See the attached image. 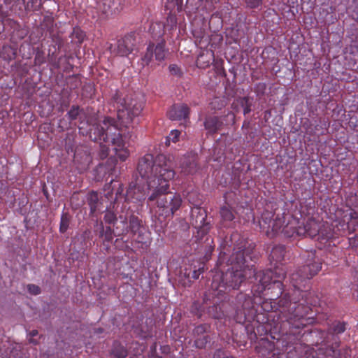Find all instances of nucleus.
<instances>
[{
	"label": "nucleus",
	"mask_w": 358,
	"mask_h": 358,
	"mask_svg": "<svg viewBox=\"0 0 358 358\" xmlns=\"http://www.w3.org/2000/svg\"><path fill=\"white\" fill-rule=\"evenodd\" d=\"M138 171L147 185V189L152 191L148 200L156 201L159 217H172L180 208L182 199L180 195L168 192L169 182L176 175L171 161L164 155L154 157L147 154L140 159Z\"/></svg>",
	"instance_id": "obj_1"
},
{
	"label": "nucleus",
	"mask_w": 358,
	"mask_h": 358,
	"mask_svg": "<svg viewBox=\"0 0 358 358\" xmlns=\"http://www.w3.org/2000/svg\"><path fill=\"white\" fill-rule=\"evenodd\" d=\"M117 108L118 122L113 118L105 117L101 124L90 129V136L94 141L110 142L115 155L124 161L129 152L120 131L122 127H127L133 118L141 113L143 104L135 99H127L118 103Z\"/></svg>",
	"instance_id": "obj_2"
},
{
	"label": "nucleus",
	"mask_w": 358,
	"mask_h": 358,
	"mask_svg": "<svg viewBox=\"0 0 358 358\" xmlns=\"http://www.w3.org/2000/svg\"><path fill=\"white\" fill-rule=\"evenodd\" d=\"M243 246H240L238 250L233 253L229 259L232 267L229 268L224 275L217 273L213 276L212 287L224 292L228 288L238 289L245 278L248 272L251 270L245 266Z\"/></svg>",
	"instance_id": "obj_3"
},
{
	"label": "nucleus",
	"mask_w": 358,
	"mask_h": 358,
	"mask_svg": "<svg viewBox=\"0 0 358 358\" xmlns=\"http://www.w3.org/2000/svg\"><path fill=\"white\" fill-rule=\"evenodd\" d=\"M278 268L275 271V275L278 279L273 280V272L272 271H259L255 274V280L257 284L253 287L254 291L259 294H262L266 288L278 289L276 295L282 293V283L281 279L285 278V273L278 271Z\"/></svg>",
	"instance_id": "obj_4"
},
{
	"label": "nucleus",
	"mask_w": 358,
	"mask_h": 358,
	"mask_svg": "<svg viewBox=\"0 0 358 358\" xmlns=\"http://www.w3.org/2000/svg\"><path fill=\"white\" fill-rule=\"evenodd\" d=\"M319 231L320 224L313 219H309L304 224H301L299 220L292 218L289 220L285 228V233L287 237H292L296 234L313 238L318 234Z\"/></svg>",
	"instance_id": "obj_5"
},
{
	"label": "nucleus",
	"mask_w": 358,
	"mask_h": 358,
	"mask_svg": "<svg viewBox=\"0 0 358 358\" xmlns=\"http://www.w3.org/2000/svg\"><path fill=\"white\" fill-rule=\"evenodd\" d=\"M321 264L315 262L302 267L299 271L291 275V282L293 286L298 290L305 287L307 279L313 278L321 269Z\"/></svg>",
	"instance_id": "obj_6"
},
{
	"label": "nucleus",
	"mask_w": 358,
	"mask_h": 358,
	"mask_svg": "<svg viewBox=\"0 0 358 358\" xmlns=\"http://www.w3.org/2000/svg\"><path fill=\"white\" fill-rule=\"evenodd\" d=\"M278 303L282 308L281 313L287 320L303 317L302 306L301 304L297 305L296 302L291 301L288 295L285 294L278 301Z\"/></svg>",
	"instance_id": "obj_7"
},
{
	"label": "nucleus",
	"mask_w": 358,
	"mask_h": 358,
	"mask_svg": "<svg viewBox=\"0 0 358 358\" xmlns=\"http://www.w3.org/2000/svg\"><path fill=\"white\" fill-rule=\"evenodd\" d=\"M136 44V36L131 33L118 40L116 45L110 48L111 52L122 57L127 56L134 51Z\"/></svg>",
	"instance_id": "obj_8"
},
{
	"label": "nucleus",
	"mask_w": 358,
	"mask_h": 358,
	"mask_svg": "<svg viewBox=\"0 0 358 358\" xmlns=\"http://www.w3.org/2000/svg\"><path fill=\"white\" fill-rule=\"evenodd\" d=\"M153 56H155V59L158 62H161L166 57V50L164 43H159L156 46L153 44H149L147 48L146 52L142 58L143 65H148L152 61Z\"/></svg>",
	"instance_id": "obj_9"
},
{
	"label": "nucleus",
	"mask_w": 358,
	"mask_h": 358,
	"mask_svg": "<svg viewBox=\"0 0 358 358\" xmlns=\"http://www.w3.org/2000/svg\"><path fill=\"white\" fill-rule=\"evenodd\" d=\"M124 0H103L99 4V10L109 15L119 13L124 8Z\"/></svg>",
	"instance_id": "obj_10"
},
{
	"label": "nucleus",
	"mask_w": 358,
	"mask_h": 358,
	"mask_svg": "<svg viewBox=\"0 0 358 358\" xmlns=\"http://www.w3.org/2000/svg\"><path fill=\"white\" fill-rule=\"evenodd\" d=\"M272 214L270 212H266L262 214L259 220V226L262 230L268 237H274L277 235V229L274 223H272Z\"/></svg>",
	"instance_id": "obj_11"
},
{
	"label": "nucleus",
	"mask_w": 358,
	"mask_h": 358,
	"mask_svg": "<svg viewBox=\"0 0 358 358\" xmlns=\"http://www.w3.org/2000/svg\"><path fill=\"white\" fill-rule=\"evenodd\" d=\"M195 213H196V218L195 222H193L192 224L194 226L196 229H198L199 233H201L202 235H203L206 234L210 229L208 224L205 222V212L201 209L196 208V210H192V216H194Z\"/></svg>",
	"instance_id": "obj_12"
},
{
	"label": "nucleus",
	"mask_w": 358,
	"mask_h": 358,
	"mask_svg": "<svg viewBox=\"0 0 358 358\" xmlns=\"http://www.w3.org/2000/svg\"><path fill=\"white\" fill-rule=\"evenodd\" d=\"M188 114L189 108L185 104L173 106L169 113L170 119L173 120L185 119L187 117Z\"/></svg>",
	"instance_id": "obj_13"
},
{
	"label": "nucleus",
	"mask_w": 358,
	"mask_h": 358,
	"mask_svg": "<svg viewBox=\"0 0 358 358\" xmlns=\"http://www.w3.org/2000/svg\"><path fill=\"white\" fill-rule=\"evenodd\" d=\"M293 217L289 215H278L275 218L272 217V223H274L277 229V234L282 232L285 236H287L285 233V228L287 225L289 220H291Z\"/></svg>",
	"instance_id": "obj_14"
},
{
	"label": "nucleus",
	"mask_w": 358,
	"mask_h": 358,
	"mask_svg": "<svg viewBox=\"0 0 358 358\" xmlns=\"http://www.w3.org/2000/svg\"><path fill=\"white\" fill-rule=\"evenodd\" d=\"M204 125L206 129H207L210 133H214L220 129L221 123L218 117H209L206 120Z\"/></svg>",
	"instance_id": "obj_15"
},
{
	"label": "nucleus",
	"mask_w": 358,
	"mask_h": 358,
	"mask_svg": "<svg viewBox=\"0 0 358 358\" xmlns=\"http://www.w3.org/2000/svg\"><path fill=\"white\" fill-rule=\"evenodd\" d=\"M213 56V53L206 51L201 53L196 59V65L200 68H205L210 64V59Z\"/></svg>",
	"instance_id": "obj_16"
},
{
	"label": "nucleus",
	"mask_w": 358,
	"mask_h": 358,
	"mask_svg": "<svg viewBox=\"0 0 358 358\" xmlns=\"http://www.w3.org/2000/svg\"><path fill=\"white\" fill-rule=\"evenodd\" d=\"M129 228L134 234L138 233L139 236L142 234L140 222L138 217L132 216L129 220Z\"/></svg>",
	"instance_id": "obj_17"
},
{
	"label": "nucleus",
	"mask_w": 358,
	"mask_h": 358,
	"mask_svg": "<svg viewBox=\"0 0 358 358\" xmlns=\"http://www.w3.org/2000/svg\"><path fill=\"white\" fill-rule=\"evenodd\" d=\"M196 171V164L194 161L189 162L186 164H182L181 167V172L185 176L193 174Z\"/></svg>",
	"instance_id": "obj_18"
},
{
	"label": "nucleus",
	"mask_w": 358,
	"mask_h": 358,
	"mask_svg": "<svg viewBox=\"0 0 358 358\" xmlns=\"http://www.w3.org/2000/svg\"><path fill=\"white\" fill-rule=\"evenodd\" d=\"M220 215L223 221H231L234 218L232 211L227 206L221 208Z\"/></svg>",
	"instance_id": "obj_19"
},
{
	"label": "nucleus",
	"mask_w": 358,
	"mask_h": 358,
	"mask_svg": "<svg viewBox=\"0 0 358 358\" xmlns=\"http://www.w3.org/2000/svg\"><path fill=\"white\" fill-rule=\"evenodd\" d=\"M271 256L273 260L280 262L284 256V248L282 246L274 248L271 251Z\"/></svg>",
	"instance_id": "obj_20"
},
{
	"label": "nucleus",
	"mask_w": 358,
	"mask_h": 358,
	"mask_svg": "<svg viewBox=\"0 0 358 358\" xmlns=\"http://www.w3.org/2000/svg\"><path fill=\"white\" fill-rule=\"evenodd\" d=\"M88 203L90 206L91 212L94 213L96 210V204L99 201V196L97 193L92 192L88 195Z\"/></svg>",
	"instance_id": "obj_21"
},
{
	"label": "nucleus",
	"mask_w": 358,
	"mask_h": 358,
	"mask_svg": "<svg viewBox=\"0 0 358 358\" xmlns=\"http://www.w3.org/2000/svg\"><path fill=\"white\" fill-rule=\"evenodd\" d=\"M113 354L117 357V358H125L127 355V350L124 349L122 346H117L115 347L113 350Z\"/></svg>",
	"instance_id": "obj_22"
},
{
	"label": "nucleus",
	"mask_w": 358,
	"mask_h": 358,
	"mask_svg": "<svg viewBox=\"0 0 358 358\" xmlns=\"http://www.w3.org/2000/svg\"><path fill=\"white\" fill-rule=\"evenodd\" d=\"M238 101L240 103V104L243 108V113L244 114L248 113L250 112V103L248 98L243 97L241 98L238 100Z\"/></svg>",
	"instance_id": "obj_23"
},
{
	"label": "nucleus",
	"mask_w": 358,
	"mask_h": 358,
	"mask_svg": "<svg viewBox=\"0 0 358 358\" xmlns=\"http://www.w3.org/2000/svg\"><path fill=\"white\" fill-rule=\"evenodd\" d=\"M180 132L178 130H172L166 138V144L169 145L170 141L176 143L178 141Z\"/></svg>",
	"instance_id": "obj_24"
},
{
	"label": "nucleus",
	"mask_w": 358,
	"mask_h": 358,
	"mask_svg": "<svg viewBox=\"0 0 358 358\" xmlns=\"http://www.w3.org/2000/svg\"><path fill=\"white\" fill-rule=\"evenodd\" d=\"M69 224V219L67 215H62L61 218V223H60V231L64 233L65 232Z\"/></svg>",
	"instance_id": "obj_25"
},
{
	"label": "nucleus",
	"mask_w": 358,
	"mask_h": 358,
	"mask_svg": "<svg viewBox=\"0 0 358 358\" xmlns=\"http://www.w3.org/2000/svg\"><path fill=\"white\" fill-rule=\"evenodd\" d=\"M104 220L109 224L113 223L117 220L116 216L113 212L107 210L104 215Z\"/></svg>",
	"instance_id": "obj_26"
},
{
	"label": "nucleus",
	"mask_w": 358,
	"mask_h": 358,
	"mask_svg": "<svg viewBox=\"0 0 358 358\" xmlns=\"http://www.w3.org/2000/svg\"><path fill=\"white\" fill-rule=\"evenodd\" d=\"M79 115V108L78 106H72L68 112L67 115L71 120H76Z\"/></svg>",
	"instance_id": "obj_27"
},
{
	"label": "nucleus",
	"mask_w": 358,
	"mask_h": 358,
	"mask_svg": "<svg viewBox=\"0 0 358 358\" xmlns=\"http://www.w3.org/2000/svg\"><path fill=\"white\" fill-rule=\"evenodd\" d=\"M177 23L176 17L175 15H170L167 17L166 19V27H169V29L173 28Z\"/></svg>",
	"instance_id": "obj_28"
},
{
	"label": "nucleus",
	"mask_w": 358,
	"mask_h": 358,
	"mask_svg": "<svg viewBox=\"0 0 358 358\" xmlns=\"http://www.w3.org/2000/svg\"><path fill=\"white\" fill-rule=\"evenodd\" d=\"M27 289L29 293L37 295L40 293V288L35 285H28Z\"/></svg>",
	"instance_id": "obj_29"
},
{
	"label": "nucleus",
	"mask_w": 358,
	"mask_h": 358,
	"mask_svg": "<svg viewBox=\"0 0 358 358\" xmlns=\"http://www.w3.org/2000/svg\"><path fill=\"white\" fill-rule=\"evenodd\" d=\"M246 3L251 8H256L261 5L262 0H246Z\"/></svg>",
	"instance_id": "obj_30"
},
{
	"label": "nucleus",
	"mask_w": 358,
	"mask_h": 358,
	"mask_svg": "<svg viewBox=\"0 0 358 358\" xmlns=\"http://www.w3.org/2000/svg\"><path fill=\"white\" fill-rule=\"evenodd\" d=\"M345 330V325L343 324H341V323H338L337 324L334 328V331L337 333V334H341V333H343L344 331Z\"/></svg>",
	"instance_id": "obj_31"
},
{
	"label": "nucleus",
	"mask_w": 358,
	"mask_h": 358,
	"mask_svg": "<svg viewBox=\"0 0 358 358\" xmlns=\"http://www.w3.org/2000/svg\"><path fill=\"white\" fill-rule=\"evenodd\" d=\"M169 71L172 74H175V75H177L179 73V69L175 64H172V65L169 66Z\"/></svg>",
	"instance_id": "obj_32"
},
{
	"label": "nucleus",
	"mask_w": 358,
	"mask_h": 358,
	"mask_svg": "<svg viewBox=\"0 0 358 358\" xmlns=\"http://www.w3.org/2000/svg\"><path fill=\"white\" fill-rule=\"evenodd\" d=\"M38 334V331L37 330H32L31 332H30V336H37Z\"/></svg>",
	"instance_id": "obj_33"
},
{
	"label": "nucleus",
	"mask_w": 358,
	"mask_h": 358,
	"mask_svg": "<svg viewBox=\"0 0 358 358\" xmlns=\"http://www.w3.org/2000/svg\"><path fill=\"white\" fill-rule=\"evenodd\" d=\"M145 194H146V193L144 192V194H143V195L142 196L138 197V199H139V200L144 199Z\"/></svg>",
	"instance_id": "obj_34"
},
{
	"label": "nucleus",
	"mask_w": 358,
	"mask_h": 358,
	"mask_svg": "<svg viewBox=\"0 0 358 358\" xmlns=\"http://www.w3.org/2000/svg\"><path fill=\"white\" fill-rule=\"evenodd\" d=\"M198 277H199V276H198V275H197V273H196V271H194V274H193V278H197Z\"/></svg>",
	"instance_id": "obj_35"
},
{
	"label": "nucleus",
	"mask_w": 358,
	"mask_h": 358,
	"mask_svg": "<svg viewBox=\"0 0 358 358\" xmlns=\"http://www.w3.org/2000/svg\"><path fill=\"white\" fill-rule=\"evenodd\" d=\"M137 241L138 242H143L144 241V239L143 238H138Z\"/></svg>",
	"instance_id": "obj_36"
},
{
	"label": "nucleus",
	"mask_w": 358,
	"mask_h": 358,
	"mask_svg": "<svg viewBox=\"0 0 358 358\" xmlns=\"http://www.w3.org/2000/svg\"><path fill=\"white\" fill-rule=\"evenodd\" d=\"M108 149H109V148L107 147V148H106V150H104V151L106 152V155H108Z\"/></svg>",
	"instance_id": "obj_37"
},
{
	"label": "nucleus",
	"mask_w": 358,
	"mask_h": 358,
	"mask_svg": "<svg viewBox=\"0 0 358 358\" xmlns=\"http://www.w3.org/2000/svg\"><path fill=\"white\" fill-rule=\"evenodd\" d=\"M152 26L155 27V26H158L159 27V24L158 23H155V24H153Z\"/></svg>",
	"instance_id": "obj_38"
},
{
	"label": "nucleus",
	"mask_w": 358,
	"mask_h": 358,
	"mask_svg": "<svg viewBox=\"0 0 358 358\" xmlns=\"http://www.w3.org/2000/svg\"><path fill=\"white\" fill-rule=\"evenodd\" d=\"M29 342H31V343H36V342H35L33 339H30V340H29Z\"/></svg>",
	"instance_id": "obj_39"
},
{
	"label": "nucleus",
	"mask_w": 358,
	"mask_h": 358,
	"mask_svg": "<svg viewBox=\"0 0 358 358\" xmlns=\"http://www.w3.org/2000/svg\"><path fill=\"white\" fill-rule=\"evenodd\" d=\"M332 352L334 354V355H337V352L336 351H334V350H333Z\"/></svg>",
	"instance_id": "obj_40"
}]
</instances>
